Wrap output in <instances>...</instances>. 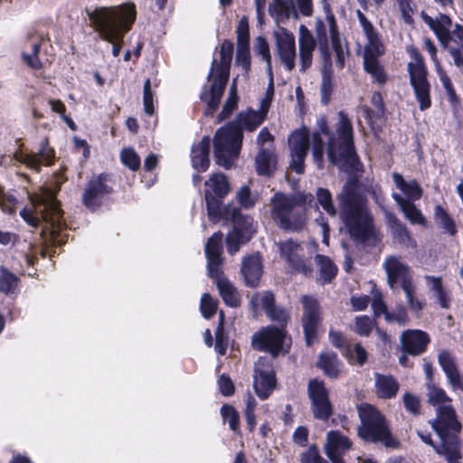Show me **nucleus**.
Wrapping results in <instances>:
<instances>
[{
	"label": "nucleus",
	"mask_w": 463,
	"mask_h": 463,
	"mask_svg": "<svg viewBox=\"0 0 463 463\" xmlns=\"http://www.w3.org/2000/svg\"><path fill=\"white\" fill-rule=\"evenodd\" d=\"M318 131L312 136V156L318 168L323 167L325 142L321 135L327 136V156L334 165L341 163L354 165L357 155L354 144V129L351 119L346 113L339 111L335 129L329 130L325 118L318 121Z\"/></svg>",
	"instance_id": "1"
},
{
	"label": "nucleus",
	"mask_w": 463,
	"mask_h": 463,
	"mask_svg": "<svg viewBox=\"0 0 463 463\" xmlns=\"http://www.w3.org/2000/svg\"><path fill=\"white\" fill-rule=\"evenodd\" d=\"M285 339V330L273 326L263 327L251 337L255 350L268 352L272 356H261L254 365L253 387L261 400L268 399L276 387L273 360L284 351Z\"/></svg>",
	"instance_id": "2"
},
{
	"label": "nucleus",
	"mask_w": 463,
	"mask_h": 463,
	"mask_svg": "<svg viewBox=\"0 0 463 463\" xmlns=\"http://www.w3.org/2000/svg\"><path fill=\"white\" fill-rule=\"evenodd\" d=\"M268 110L248 109L238 114L236 120L219 128L213 137L216 163L230 168L238 157L243 139L242 130L254 131L266 118Z\"/></svg>",
	"instance_id": "3"
},
{
	"label": "nucleus",
	"mask_w": 463,
	"mask_h": 463,
	"mask_svg": "<svg viewBox=\"0 0 463 463\" xmlns=\"http://www.w3.org/2000/svg\"><path fill=\"white\" fill-rule=\"evenodd\" d=\"M340 216L350 236L365 242L374 238L373 216L367 207L365 198L359 193L354 182L345 184L338 194Z\"/></svg>",
	"instance_id": "4"
},
{
	"label": "nucleus",
	"mask_w": 463,
	"mask_h": 463,
	"mask_svg": "<svg viewBox=\"0 0 463 463\" xmlns=\"http://www.w3.org/2000/svg\"><path fill=\"white\" fill-rule=\"evenodd\" d=\"M90 19L99 37L112 44V54L118 57L122 49L124 34L135 22V5L124 4L113 7H97L90 14Z\"/></svg>",
	"instance_id": "5"
},
{
	"label": "nucleus",
	"mask_w": 463,
	"mask_h": 463,
	"mask_svg": "<svg viewBox=\"0 0 463 463\" xmlns=\"http://www.w3.org/2000/svg\"><path fill=\"white\" fill-rule=\"evenodd\" d=\"M33 210L24 209L20 214L32 226L44 223L43 230L49 232L53 243L61 245L66 241L67 226L62 217V211L56 199L55 192L44 188L32 197Z\"/></svg>",
	"instance_id": "6"
},
{
	"label": "nucleus",
	"mask_w": 463,
	"mask_h": 463,
	"mask_svg": "<svg viewBox=\"0 0 463 463\" xmlns=\"http://www.w3.org/2000/svg\"><path fill=\"white\" fill-rule=\"evenodd\" d=\"M312 200L311 194L276 193L269 203L271 218L284 231H302L307 221V203Z\"/></svg>",
	"instance_id": "7"
},
{
	"label": "nucleus",
	"mask_w": 463,
	"mask_h": 463,
	"mask_svg": "<svg viewBox=\"0 0 463 463\" xmlns=\"http://www.w3.org/2000/svg\"><path fill=\"white\" fill-rule=\"evenodd\" d=\"M428 402L436 411V418L430 424L440 439L439 445H446L449 441L459 442L458 434L462 424L452 406V399L442 388L431 386L428 392Z\"/></svg>",
	"instance_id": "8"
},
{
	"label": "nucleus",
	"mask_w": 463,
	"mask_h": 463,
	"mask_svg": "<svg viewBox=\"0 0 463 463\" xmlns=\"http://www.w3.org/2000/svg\"><path fill=\"white\" fill-rule=\"evenodd\" d=\"M233 43L231 41H224L220 48V61L213 60L207 76L211 82L209 87L205 86L200 95L202 101L206 103L205 113L213 114L218 109L222 94L225 90L229 75L231 62L233 54Z\"/></svg>",
	"instance_id": "9"
},
{
	"label": "nucleus",
	"mask_w": 463,
	"mask_h": 463,
	"mask_svg": "<svg viewBox=\"0 0 463 463\" xmlns=\"http://www.w3.org/2000/svg\"><path fill=\"white\" fill-rule=\"evenodd\" d=\"M222 233L221 232H214L207 241L205 255L208 275L214 279L223 302L231 307H237L241 304V296L237 288L222 273Z\"/></svg>",
	"instance_id": "10"
},
{
	"label": "nucleus",
	"mask_w": 463,
	"mask_h": 463,
	"mask_svg": "<svg viewBox=\"0 0 463 463\" xmlns=\"http://www.w3.org/2000/svg\"><path fill=\"white\" fill-rule=\"evenodd\" d=\"M361 421L357 428L358 437L365 442L381 443L386 448L396 449L399 441L392 436L385 417L373 405L362 403L357 406Z\"/></svg>",
	"instance_id": "11"
},
{
	"label": "nucleus",
	"mask_w": 463,
	"mask_h": 463,
	"mask_svg": "<svg viewBox=\"0 0 463 463\" xmlns=\"http://www.w3.org/2000/svg\"><path fill=\"white\" fill-rule=\"evenodd\" d=\"M408 52L411 59L408 63L410 85L420 110L425 111L432 105L431 85L428 79V70L422 55L415 47L409 49Z\"/></svg>",
	"instance_id": "12"
},
{
	"label": "nucleus",
	"mask_w": 463,
	"mask_h": 463,
	"mask_svg": "<svg viewBox=\"0 0 463 463\" xmlns=\"http://www.w3.org/2000/svg\"><path fill=\"white\" fill-rule=\"evenodd\" d=\"M204 185L208 217L213 222H218L222 213V200L230 191L227 177L222 173H213L205 181Z\"/></svg>",
	"instance_id": "13"
},
{
	"label": "nucleus",
	"mask_w": 463,
	"mask_h": 463,
	"mask_svg": "<svg viewBox=\"0 0 463 463\" xmlns=\"http://www.w3.org/2000/svg\"><path fill=\"white\" fill-rule=\"evenodd\" d=\"M420 16L445 49L449 50L451 47L449 45L451 42L460 45L463 44V26L456 24L453 30H450L452 21L448 14H439L433 18L422 11Z\"/></svg>",
	"instance_id": "14"
},
{
	"label": "nucleus",
	"mask_w": 463,
	"mask_h": 463,
	"mask_svg": "<svg viewBox=\"0 0 463 463\" xmlns=\"http://www.w3.org/2000/svg\"><path fill=\"white\" fill-rule=\"evenodd\" d=\"M316 35L318 41V48L321 57L324 61V69L322 71L321 102L326 105L329 102L333 91V74L331 71L330 52L327 45V36L326 32V24L321 19L317 18L315 26Z\"/></svg>",
	"instance_id": "15"
},
{
	"label": "nucleus",
	"mask_w": 463,
	"mask_h": 463,
	"mask_svg": "<svg viewBox=\"0 0 463 463\" xmlns=\"http://www.w3.org/2000/svg\"><path fill=\"white\" fill-rule=\"evenodd\" d=\"M280 257L294 271L305 276H311L313 269L308 260L304 257L303 246L293 241L287 240L277 243Z\"/></svg>",
	"instance_id": "16"
},
{
	"label": "nucleus",
	"mask_w": 463,
	"mask_h": 463,
	"mask_svg": "<svg viewBox=\"0 0 463 463\" xmlns=\"http://www.w3.org/2000/svg\"><path fill=\"white\" fill-rule=\"evenodd\" d=\"M383 268L391 288L398 287L404 288L413 284L412 270L408 264L402 261L401 257L392 255L386 257Z\"/></svg>",
	"instance_id": "17"
},
{
	"label": "nucleus",
	"mask_w": 463,
	"mask_h": 463,
	"mask_svg": "<svg viewBox=\"0 0 463 463\" xmlns=\"http://www.w3.org/2000/svg\"><path fill=\"white\" fill-rule=\"evenodd\" d=\"M112 193L109 185V179L107 175L100 174L94 175L87 183L83 194L82 203L91 210L99 208L106 196Z\"/></svg>",
	"instance_id": "18"
},
{
	"label": "nucleus",
	"mask_w": 463,
	"mask_h": 463,
	"mask_svg": "<svg viewBox=\"0 0 463 463\" xmlns=\"http://www.w3.org/2000/svg\"><path fill=\"white\" fill-rule=\"evenodd\" d=\"M309 132L307 128L295 130L288 137L290 167L297 174L305 171V159L309 149Z\"/></svg>",
	"instance_id": "19"
},
{
	"label": "nucleus",
	"mask_w": 463,
	"mask_h": 463,
	"mask_svg": "<svg viewBox=\"0 0 463 463\" xmlns=\"http://www.w3.org/2000/svg\"><path fill=\"white\" fill-rule=\"evenodd\" d=\"M308 396L311 400V410L316 419L326 420L333 412L327 391L323 382L317 379L308 383Z\"/></svg>",
	"instance_id": "20"
},
{
	"label": "nucleus",
	"mask_w": 463,
	"mask_h": 463,
	"mask_svg": "<svg viewBox=\"0 0 463 463\" xmlns=\"http://www.w3.org/2000/svg\"><path fill=\"white\" fill-rule=\"evenodd\" d=\"M273 35L276 52L280 63L288 71H292L295 68L297 57L294 34L287 29L281 28L279 31L274 32Z\"/></svg>",
	"instance_id": "21"
},
{
	"label": "nucleus",
	"mask_w": 463,
	"mask_h": 463,
	"mask_svg": "<svg viewBox=\"0 0 463 463\" xmlns=\"http://www.w3.org/2000/svg\"><path fill=\"white\" fill-rule=\"evenodd\" d=\"M302 326L307 345H311L317 339V328L320 323V308L317 301L309 296H303Z\"/></svg>",
	"instance_id": "22"
},
{
	"label": "nucleus",
	"mask_w": 463,
	"mask_h": 463,
	"mask_svg": "<svg viewBox=\"0 0 463 463\" xmlns=\"http://www.w3.org/2000/svg\"><path fill=\"white\" fill-rule=\"evenodd\" d=\"M352 441L339 430L326 433L324 450L332 463H345L343 456L351 449Z\"/></svg>",
	"instance_id": "23"
},
{
	"label": "nucleus",
	"mask_w": 463,
	"mask_h": 463,
	"mask_svg": "<svg viewBox=\"0 0 463 463\" xmlns=\"http://www.w3.org/2000/svg\"><path fill=\"white\" fill-rule=\"evenodd\" d=\"M321 21L326 24V36L328 37L329 34L332 48L336 56L335 63L339 69H342L345 66L347 52L346 45L340 37L335 17L328 8H326V18Z\"/></svg>",
	"instance_id": "24"
},
{
	"label": "nucleus",
	"mask_w": 463,
	"mask_h": 463,
	"mask_svg": "<svg viewBox=\"0 0 463 463\" xmlns=\"http://www.w3.org/2000/svg\"><path fill=\"white\" fill-rule=\"evenodd\" d=\"M45 40H48V38L43 33L32 31L27 33L26 41L23 47L22 59L28 67L33 70L42 68V62L38 55L41 45Z\"/></svg>",
	"instance_id": "25"
},
{
	"label": "nucleus",
	"mask_w": 463,
	"mask_h": 463,
	"mask_svg": "<svg viewBox=\"0 0 463 463\" xmlns=\"http://www.w3.org/2000/svg\"><path fill=\"white\" fill-rule=\"evenodd\" d=\"M356 16L366 38L364 55H383L384 47L378 31L360 10L356 11Z\"/></svg>",
	"instance_id": "26"
},
{
	"label": "nucleus",
	"mask_w": 463,
	"mask_h": 463,
	"mask_svg": "<svg viewBox=\"0 0 463 463\" xmlns=\"http://www.w3.org/2000/svg\"><path fill=\"white\" fill-rule=\"evenodd\" d=\"M15 159L24 164L27 167L36 172L41 170L42 165H50L54 159V151L48 145L47 140L41 143V147L37 153L15 154Z\"/></svg>",
	"instance_id": "27"
},
{
	"label": "nucleus",
	"mask_w": 463,
	"mask_h": 463,
	"mask_svg": "<svg viewBox=\"0 0 463 463\" xmlns=\"http://www.w3.org/2000/svg\"><path fill=\"white\" fill-rule=\"evenodd\" d=\"M298 32L299 70L305 72L312 65L313 53L317 47V41L306 25L300 24Z\"/></svg>",
	"instance_id": "28"
},
{
	"label": "nucleus",
	"mask_w": 463,
	"mask_h": 463,
	"mask_svg": "<svg viewBox=\"0 0 463 463\" xmlns=\"http://www.w3.org/2000/svg\"><path fill=\"white\" fill-rule=\"evenodd\" d=\"M438 362L453 391L463 392V375L460 373L455 357L446 350L441 351Z\"/></svg>",
	"instance_id": "29"
},
{
	"label": "nucleus",
	"mask_w": 463,
	"mask_h": 463,
	"mask_svg": "<svg viewBox=\"0 0 463 463\" xmlns=\"http://www.w3.org/2000/svg\"><path fill=\"white\" fill-rule=\"evenodd\" d=\"M401 343L404 353L418 355L426 350L430 337L421 330H407L401 335Z\"/></svg>",
	"instance_id": "30"
},
{
	"label": "nucleus",
	"mask_w": 463,
	"mask_h": 463,
	"mask_svg": "<svg viewBox=\"0 0 463 463\" xmlns=\"http://www.w3.org/2000/svg\"><path fill=\"white\" fill-rule=\"evenodd\" d=\"M241 272L247 286L257 287L263 273L260 255L253 253L244 257L241 261Z\"/></svg>",
	"instance_id": "31"
},
{
	"label": "nucleus",
	"mask_w": 463,
	"mask_h": 463,
	"mask_svg": "<svg viewBox=\"0 0 463 463\" xmlns=\"http://www.w3.org/2000/svg\"><path fill=\"white\" fill-rule=\"evenodd\" d=\"M296 7L290 8L282 0H275L274 5L272 6L273 12H275L279 17L289 18L293 16L295 19L298 18V14L303 16H311L313 14V1L312 0H296Z\"/></svg>",
	"instance_id": "32"
},
{
	"label": "nucleus",
	"mask_w": 463,
	"mask_h": 463,
	"mask_svg": "<svg viewBox=\"0 0 463 463\" xmlns=\"http://www.w3.org/2000/svg\"><path fill=\"white\" fill-rule=\"evenodd\" d=\"M210 146L211 139L208 136H205L200 142L194 144L191 148L192 166L197 172H205L209 168Z\"/></svg>",
	"instance_id": "33"
},
{
	"label": "nucleus",
	"mask_w": 463,
	"mask_h": 463,
	"mask_svg": "<svg viewBox=\"0 0 463 463\" xmlns=\"http://www.w3.org/2000/svg\"><path fill=\"white\" fill-rule=\"evenodd\" d=\"M374 388L378 398L390 400L394 398L400 389V383L391 374L374 373Z\"/></svg>",
	"instance_id": "34"
},
{
	"label": "nucleus",
	"mask_w": 463,
	"mask_h": 463,
	"mask_svg": "<svg viewBox=\"0 0 463 463\" xmlns=\"http://www.w3.org/2000/svg\"><path fill=\"white\" fill-rule=\"evenodd\" d=\"M255 166L258 175H272L277 167V156L274 147H261L256 155Z\"/></svg>",
	"instance_id": "35"
},
{
	"label": "nucleus",
	"mask_w": 463,
	"mask_h": 463,
	"mask_svg": "<svg viewBox=\"0 0 463 463\" xmlns=\"http://www.w3.org/2000/svg\"><path fill=\"white\" fill-rule=\"evenodd\" d=\"M387 223L394 240L401 245L415 248L416 241L411 236L407 227L392 213L386 214Z\"/></svg>",
	"instance_id": "36"
},
{
	"label": "nucleus",
	"mask_w": 463,
	"mask_h": 463,
	"mask_svg": "<svg viewBox=\"0 0 463 463\" xmlns=\"http://www.w3.org/2000/svg\"><path fill=\"white\" fill-rule=\"evenodd\" d=\"M392 198L399 205L400 210L403 213L406 219L411 224H418L426 227L427 220L422 214L421 211L418 209L412 202L407 201L405 197L399 194H392Z\"/></svg>",
	"instance_id": "37"
},
{
	"label": "nucleus",
	"mask_w": 463,
	"mask_h": 463,
	"mask_svg": "<svg viewBox=\"0 0 463 463\" xmlns=\"http://www.w3.org/2000/svg\"><path fill=\"white\" fill-rule=\"evenodd\" d=\"M380 56L381 55L376 54L364 55V69L371 75L373 82L383 85L386 83L388 76L378 61Z\"/></svg>",
	"instance_id": "38"
},
{
	"label": "nucleus",
	"mask_w": 463,
	"mask_h": 463,
	"mask_svg": "<svg viewBox=\"0 0 463 463\" xmlns=\"http://www.w3.org/2000/svg\"><path fill=\"white\" fill-rule=\"evenodd\" d=\"M392 180L396 187L404 194L407 201L412 202L421 197L422 189L417 181H405L402 175L398 173L392 174Z\"/></svg>",
	"instance_id": "39"
},
{
	"label": "nucleus",
	"mask_w": 463,
	"mask_h": 463,
	"mask_svg": "<svg viewBox=\"0 0 463 463\" xmlns=\"http://www.w3.org/2000/svg\"><path fill=\"white\" fill-rule=\"evenodd\" d=\"M425 280L430 292L433 294L439 306L442 308H449L450 306L451 298L448 290L444 288L442 284L441 278L434 276H425Z\"/></svg>",
	"instance_id": "40"
},
{
	"label": "nucleus",
	"mask_w": 463,
	"mask_h": 463,
	"mask_svg": "<svg viewBox=\"0 0 463 463\" xmlns=\"http://www.w3.org/2000/svg\"><path fill=\"white\" fill-rule=\"evenodd\" d=\"M317 364L330 378H336L341 371V362L334 352L320 354Z\"/></svg>",
	"instance_id": "41"
},
{
	"label": "nucleus",
	"mask_w": 463,
	"mask_h": 463,
	"mask_svg": "<svg viewBox=\"0 0 463 463\" xmlns=\"http://www.w3.org/2000/svg\"><path fill=\"white\" fill-rule=\"evenodd\" d=\"M253 52L257 56L261 57V59L266 62L267 74L268 77L270 78V83L272 84L271 54L269 43L265 37L260 35L254 40Z\"/></svg>",
	"instance_id": "42"
},
{
	"label": "nucleus",
	"mask_w": 463,
	"mask_h": 463,
	"mask_svg": "<svg viewBox=\"0 0 463 463\" xmlns=\"http://www.w3.org/2000/svg\"><path fill=\"white\" fill-rule=\"evenodd\" d=\"M315 260L319 268L320 279L323 280L324 283L330 282L336 275V266L325 255H316Z\"/></svg>",
	"instance_id": "43"
},
{
	"label": "nucleus",
	"mask_w": 463,
	"mask_h": 463,
	"mask_svg": "<svg viewBox=\"0 0 463 463\" xmlns=\"http://www.w3.org/2000/svg\"><path fill=\"white\" fill-rule=\"evenodd\" d=\"M434 220L437 224L444 230L445 233L454 236L457 233V228L454 220L449 216L447 211L440 205L434 208Z\"/></svg>",
	"instance_id": "44"
},
{
	"label": "nucleus",
	"mask_w": 463,
	"mask_h": 463,
	"mask_svg": "<svg viewBox=\"0 0 463 463\" xmlns=\"http://www.w3.org/2000/svg\"><path fill=\"white\" fill-rule=\"evenodd\" d=\"M435 451L439 456H443L449 463H458L460 458L459 442L449 441L446 445L435 447Z\"/></svg>",
	"instance_id": "45"
},
{
	"label": "nucleus",
	"mask_w": 463,
	"mask_h": 463,
	"mask_svg": "<svg viewBox=\"0 0 463 463\" xmlns=\"http://www.w3.org/2000/svg\"><path fill=\"white\" fill-rule=\"evenodd\" d=\"M437 75L440 80L442 87L444 88V90L446 91V95H447L449 104L451 105L453 109L456 110L458 109V107L459 106L460 101H459V99H458L455 90H454V87L452 85V82H451L449 77L447 75L445 71H440V73H439Z\"/></svg>",
	"instance_id": "46"
},
{
	"label": "nucleus",
	"mask_w": 463,
	"mask_h": 463,
	"mask_svg": "<svg viewBox=\"0 0 463 463\" xmlns=\"http://www.w3.org/2000/svg\"><path fill=\"white\" fill-rule=\"evenodd\" d=\"M317 203L322 206L324 211L330 216L336 215V208L333 203L332 194L328 189L317 188Z\"/></svg>",
	"instance_id": "47"
},
{
	"label": "nucleus",
	"mask_w": 463,
	"mask_h": 463,
	"mask_svg": "<svg viewBox=\"0 0 463 463\" xmlns=\"http://www.w3.org/2000/svg\"><path fill=\"white\" fill-rule=\"evenodd\" d=\"M17 286V278L6 269H0V291L13 293Z\"/></svg>",
	"instance_id": "48"
},
{
	"label": "nucleus",
	"mask_w": 463,
	"mask_h": 463,
	"mask_svg": "<svg viewBox=\"0 0 463 463\" xmlns=\"http://www.w3.org/2000/svg\"><path fill=\"white\" fill-rule=\"evenodd\" d=\"M221 414L225 422H228L230 429L238 431L240 429V416L237 411L231 405H223L221 408Z\"/></svg>",
	"instance_id": "49"
},
{
	"label": "nucleus",
	"mask_w": 463,
	"mask_h": 463,
	"mask_svg": "<svg viewBox=\"0 0 463 463\" xmlns=\"http://www.w3.org/2000/svg\"><path fill=\"white\" fill-rule=\"evenodd\" d=\"M218 302L210 294L204 293L201 298L200 310L206 319L211 318L217 310Z\"/></svg>",
	"instance_id": "50"
},
{
	"label": "nucleus",
	"mask_w": 463,
	"mask_h": 463,
	"mask_svg": "<svg viewBox=\"0 0 463 463\" xmlns=\"http://www.w3.org/2000/svg\"><path fill=\"white\" fill-rule=\"evenodd\" d=\"M120 159L124 165L136 171L140 167V157L132 148H124L120 154Z\"/></svg>",
	"instance_id": "51"
},
{
	"label": "nucleus",
	"mask_w": 463,
	"mask_h": 463,
	"mask_svg": "<svg viewBox=\"0 0 463 463\" xmlns=\"http://www.w3.org/2000/svg\"><path fill=\"white\" fill-rule=\"evenodd\" d=\"M241 232L234 228L232 232L227 234L226 246L227 250L230 254L233 255L239 251L241 245L243 243Z\"/></svg>",
	"instance_id": "52"
},
{
	"label": "nucleus",
	"mask_w": 463,
	"mask_h": 463,
	"mask_svg": "<svg viewBox=\"0 0 463 463\" xmlns=\"http://www.w3.org/2000/svg\"><path fill=\"white\" fill-rule=\"evenodd\" d=\"M374 326L373 321L367 316L355 318L354 332L361 336H368Z\"/></svg>",
	"instance_id": "53"
},
{
	"label": "nucleus",
	"mask_w": 463,
	"mask_h": 463,
	"mask_svg": "<svg viewBox=\"0 0 463 463\" xmlns=\"http://www.w3.org/2000/svg\"><path fill=\"white\" fill-rule=\"evenodd\" d=\"M402 290L405 294L406 300H407L410 309L412 312L419 314L423 309L424 305L421 301H420L418 298H416L414 297L415 285L412 284L409 287L402 288Z\"/></svg>",
	"instance_id": "54"
},
{
	"label": "nucleus",
	"mask_w": 463,
	"mask_h": 463,
	"mask_svg": "<svg viewBox=\"0 0 463 463\" xmlns=\"http://www.w3.org/2000/svg\"><path fill=\"white\" fill-rule=\"evenodd\" d=\"M143 105L144 110L146 115L152 116L155 112L154 109V95L151 90V82L150 80H146L144 83L143 90Z\"/></svg>",
	"instance_id": "55"
},
{
	"label": "nucleus",
	"mask_w": 463,
	"mask_h": 463,
	"mask_svg": "<svg viewBox=\"0 0 463 463\" xmlns=\"http://www.w3.org/2000/svg\"><path fill=\"white\" fill-rule=\"evenodd\" d=\"M403 405L406 411L413 415L420 412V400L417 395L411 392H405L402 396Z\"/></svg>",
	"instance_id": "56"
},
{
	"label": "nucleus",
	"mask_w": 463,
	"mask_h": 463,
	"mask_svg": "<svg viewBox=\"0 0 463 463\" xmlns=\"http://www.w3.org/2000/svg\"><path fill=\"white\" fill-rule=\"evenodd\" d=\"M17 203L16 198L13 194H8L0 185V209L4 213H13Z\"/></svg>",
	"instance_id": "57"
},
{
	"label": "nucleus",
	"mask_w": 463,
	"mask_h": 463,
	"mask_svg": "<svg viewBox=\"0 0 463 463\" xmlns=\"http://www.w3.org/2000/svg\"><path fill=\"white\" fill-rule=\"evenodd\" d=\"M228 347V337L222 325L215 331L214 349L220 355H224Z\"/></svg>",
	"instance_id": "58"
},
{
	"label": "nucleus",
	"mask_w": 463,
	"mask_h": 463,
	"mask_svg": "<svg viewBox=\"0 0 463 463\" xmlns=\"http://www.w3.org/2000/svg\"><path fill=\"white\" fill-rule=\"evenodd\" d=\"M301 463H328L324 459L315 446L309 447L300 457Z\"/></svg>",
	"instance_id": "59"
},
{
	"label": "nucleus",
	"mask_w": 463,
	"mask_h": 463,
	"mask_svg": "<svg viewBox=\"0 0 463 463\" xmlns=\"http://www.w3.org/2000/svg\"><path fill=\"white\" fill-rule=\"evenodd\" d=\"M239 203L245 208L252 207L256 203V197L251 194L248 186H242L237 193Z\"/></svg>",
	"instance_id": "60"
},
{
	"label": "nucleus",
	"mask_w": 463,
	"mask_h": 463,
	"mask_svg": "<svg viewBox=\"0 0 463 463\" xmlns=\"http://www.w3.org/2000/svg\"><path fill=\"white\" fill-rule=\"evenodd\" d=\"M235 61L238 66H241L248 72L250 69V47L237 48Z\"/></svg>",
	"instance_id": "61"
},
{
	"label": "nucleus",
	"mask_w": 463,
	"mask_h": 463,
	"mask_svg": "<svg viewBox=\"0 0 463 463\" xmlns=\"http://www.w3.org/2000/svg\"><path fill=\"white\" fill-rule=\"evenodd\" d=\"M267 316L272 321L279 323L281 327H284L289 319L288 312L285 308L279 307H275L272 310L268 311Z\"/></svg>",
	"instance_id": "62"
},
{
	"label": "nucleus",
	"mask_w": 463,
	"mask_h": 463,
	"mask_svg": "<svg viewBox=\"0 0 463 463\" xmlns=\"http://www.w3.org/2000/svg\"><path fill=\"white\" fill-rule=\"evenodd\" d=\"M423 46L425 50L429 52L430 59L435 66V71L437 74L440 73V71H444V70L441 67V64L438 59L437 56V48L434 44V43L430 38H424L423 40Z\"/></svg>",
	"instance_id": "63"
},
{
	"label": "nucleus",
	"mask_w": 463,
	"mask_h": 463,
	"mask_svg": "<svg viewBox=\"0 0 463 463\" xmlns=\"http://www.w3.org/2000/svg\"><path fill=\"white\" fill-rule=\"evenodd\" d=\"M273 136L270 134V132L268 130L267 128H262L258 137H257V145L259 146V150L261 147H274L273 146Z\"/></svg>",
	"instance_id": "64"
}]
</instances>
